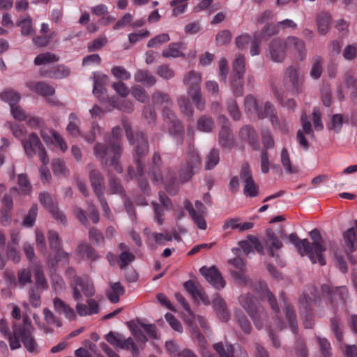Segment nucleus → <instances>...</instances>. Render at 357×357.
Returning a JSON list of instances; mask_svg holds the SVG:
<instances>
[{
	"label": "nucleus",
	"instance_id": "f257e3e1",
	"mask_svg": "<svg viewBox=\"0 0 357 357\" xmlns=\"http://www.w3.org/2000/svg\"><path fill=\"white\" fill-rule=\"evenodd\" d=\"M121 132L120 127L113 128L112 136L107 144L97 143L93 146L94 155L100 160L102 167L105 168L112 166L119 173H121L123 170L119 163V159L123 151Z\"/></svg>",
	"mask_w": 357,
	"mask_h": 357
},
{
	"label": "nucleus",
	"instance_id": "f03ea898",
	"mask_svg": "<svg viewBox=\"0 0 357 357\" xmlns=\"http://www.w3.org/2000/svg\"><path fill=\"white\" fill-rule=\"evenodd\" d=\"M312 243L307 238L300 239L296 234L291 233L288 239L292 243L301 256L307 255L312 264L318 262L321 266L326 264L323 253L326 250V245L317 229L309 232Z\"/></svg>",
	"mask_w": 357,
	"mask_h": 357
},
{
	"label": "nucleus",
	"instance_id": "7ed1b4c3",
	"mask_svg": "<svg viewBox=\"0 0 357 357\" xmlns=\"http://www.w3.org/2000/svg\"><path fill=\"white\" fill-rule=\"evenodd\" d=\"M238 245L246 255L253 252V246L259 254L264 255V248H266L269 257L274 258L279 266L282 267L284 266V262L280 259V255L278 252L282 248L283 243L271 229L266 230V238L264 241V245H263L257 237L253 235L248 236V239L240 241Z\"/></svg>",
	"mask_w": 357,
	"mask_h": 357
},
{
	"label": "nucleus",
	"instance_id": "20e7f679",
	"mask_svg": "<svg viewBox=\"0 0 357 357\" xmlns=\"http://www.w3.org/2000/svg\"><path fill=\"white\" fill-rule=\"evenodd\" d=\"M66 275L70 280L73 298L75 301H82L83 297L81 291L87 298H91L95 294L94 284L87 276L84 278L78 276L73 268H68L66 271Z\"/></svg>",
	"mask_w": 357,
	"mask_h": 357
},
{
	"label": "nucleus",
	"instance_id": "39448f33",
	"mask_svg": "<svg viewBox=\"0 0 357 357\" xmlns=\"http://www.w3.org/2000/svg\"><path fill=\"white\" fill-rule=\"evenodd\" d=\"M238 302L250 317L256 328L261 329L264 326V321L267 317V312L259 305L257 298L248 293L241 295L238 297Z\"/></svg>",
	"mask_w": 357,
	"mask_h": 357
},
{
	"label": "nucleus",
	"instance_id": "423d86ee",
	"mask_svg": "<svg viewBox=\"0 0 357 357\" xmlns=\"http://www.w3.org/2000/svg\"><path fill=\"white\" fill-rule=\"evenodd\" d=\"M202 75L194 70L187 73L183 79V83L186 87L188 95L195 105L196 107L202 111L205 107V103L202 98L201 84Z\"/></svg>",
	"mask_w": 357,
	"mask_h": 357
},
{
	"label": "nucleus",
	"instance_id": "0eeeda50",
	"mask_svg": "<svg viewBox=\"0 0 357 357\" xmlns=\"http://www.w3.org/2000/svg\"><path fill=\"white\" fill-rule=\"evenodd\" d=\"M122 124L129 143L135 144V158H142L145 157L149 151L147 136L142 131H137L134 135L130 123L126 120L122 121Z\"/></svg>",
	"mask_w": 357,
	"mask_h": 357
},
{
	"label": "nucleus",
	"instance_id": "6e6552de",
	"mask_svg": "<svg viewBox=\"0 0 357 357\" xmlns=\"http://www.w3.org/2000/svg\"><path fill=\"white\" fill-rule=\"evenodd\" d=\"M355 227H351L343 233V247L350 263L356 266L357 261L351 254L357 249V219Z\"/></svg>",
	"mask_w": 357,
	"mask_h": 357
},
{
	"label": "nucleus",
	"instance_id": "1a4fd4ad",
	"mask_svg": "<svg viewBox=\"0 0 357 357\" xmlns=\"http://www.w3.org/2000/svg\"><path fill=\"white\" fill-rule=\"evenodd\" d=\"M284 82L294 93L303 92V78L299 70L294 66H288L284 73Z\"/></svg>",
	"mask_w": 357,
	"mask_h": 357
},
{
	"label": "nucleus",
	"instance_id": "9d476101",
	"mask_svg": "<svg viewBox=\"0 0 357 357\" xmlns=\"http://www.w3.org/2000/svg\"><path fill=\"white\" fill-rule=\"evenodd\" d=\"M321 289L322 294L328 296L333 309H336L340 304H344L348 296V290L345 287H337L332 289L328 284H322Z\"/></svg>",
	"mask_w": 357,
	"mask_h": 357
},
{
	"label": "nucleus",
	"instance_id": "9b49d317",
	"mask_svg": "<svg viewBox=\"0 0 357 357\" xmlns=\"http://www.w3.org/2000/svg\"><path fill=\"white\" fill-rule=\"evenodd\" d=\"M89 178L91 188L97 197L104 195L105 178L102 173L96 167L95 165L90 163L86 165Z\"/></svg>",
	"mask_w": 357,
	"mask_h": 357
},
{
	"label": "nucleus",
	"instance_id": "f8f14e48",
	"mask_svg": "<svg viewBox=\"0 0 357 357\" xmlns=\"http://www.w3.org/2000/svg\"><path fill=\"white\" fill-rule=\"evenodd\" d=\"M240 178L244 183L243 193L247 197H255L259 194L258 186L252 178V172L248 164L243 165Z\"/></svg>",
	"mask_w": 357,
	"mask_h": 357
},
{
	"label": "nucleus",
	"instance_id": "ddd939ff",
	"mask_svg": "<svg viewBox=\"0 0 357 357\" xmlns=\"http://www.w3.org/2000/svg\"><path fill=\"white\" fill-rule=\"evenodd\" d=\"M161 167H157V166H150L149 169V176L151 180V182L155 185H158L160 184L164 183L165 185V189L167 192H169L172 195H175L176 192V188H173L172 189V187L170 185L167 183V181L169 178L166 177L165 179V177L162 173V171L160 169ZM176 180V176L172 175L169 177V183H174Z\"/></svg>",
	"mask_w": 357,
	"mask_h": 357
},
{
	"label": "nucleus",
	"instance_id": "4468645a",
	"mask_svg": "<svg viewBox=\"0 0 357 357\" xmlns=\"http://www.w3.org/2000/svg\"><path fill=\"white\" fill-rule=\"evenodd\" d=\"M268 56L275 63H282L286 58L287 47L284 40L280 38L273 39L268 44Z\"/></svg>",
	"mask_w": 357,
	"mask_h": 357
},
{
	"label": "nucleus",
	"instance_id": "2eb2a0df",
	"mask_svg": "<svg viewBox=\"0 0 357 357\" xmlns=\"http://www.w3.org/2000/svg\"><path fill=\"white\" fill-rule=\"evenodd\" d=\"M199 273L216 289L219 290L225 286V282L216 266H202L199 268Z\"/></svg>",
	"mask_w": 357,
	"mask_h": 357
},
{
	"label": "nucleus",
	"instance_id": "dca6fc26",
	"mask_svg": "<svg viewBox=\"0 0 357 357\" xmlns=\"http://www.w3.org/2000/svg\"><path fill=\"white\" fill-rule=\"evenodd\" d=\"M22 144L26 155L32 158L42 148V144L38 136L35 132H31L27 138L22 139Z\"/></svg>",
	"mask_w": 357,
	"mask_h": 357
},
{
	"label": "nucleus",
	"instance_id": "f3484780",
	"mask_svg": "<svg viewBox=\"0 0 357 357\" xmlns=\"http://www.w3.org/2000/svg\"><path fill=\"white\" fill-rule=\"evenodd\" d=\"M284 41L287 50H294L296 56L301 61L306 59L307 49L304 40L296 36H289Z\"/></svg>",
	"mask_w": 357,
	"mask_h": 357
},
{
	"label": "nucleus",
	"instance_id": "a211bd4d",
	"mask_svg": "<svg viewBox=\"0 0 357 357\" xmlns=\"http://www.w3.org/2000/svg\"><path fill=\"white\" fill-rule=\"evenodd\" d=\"M33 332H30L29 329L22 330L18 329L17 333H15L16 339L20 340L24 347L27 350L28 352L31 354H37L39 352L38 344L36 342Z\"/></svg>",
	"mask_w": 357,
	"mask_h": 357
},
{
	"label": "nucleus",
	"instance_id": "6ab92c4d",
	"mask_svg": "<svg viewBox=\"0 0 357 357\" xmlns=\"http://www.w3.org/2000/svg\"><path fill=\"white\" fill-rule=\"evenodd\" d=\"M201 167V160L197 153L192 152L188 155L186 160V167L185 171L181 174V179L183 181H188L199 169Z\"/></svg>",
	"mask_w": 357,
	"mask_h": 357
},
{
	"label": "nucleus",
	"instance_id": "aec40b11",
	"mask_svg": "<svg viewBox=\"0 0 357 357\" xmlns=\"http://www.w3.org/2000/svg\"><path fill=\"white\" fill-rule=\"evenodd\" d=\"M184 287L195 301L200 300L205 305L210 304L208 296L198 282L188 280L184 283Z\"/></svg>",
	"mask_w": 357,
	"mask_h": 357
},
{
	"label": "nucleus",
	"instance_id": "412c9836",
	"mask_svg": "<svg viewBox=\"0 0 357 357\" xmlns=\"http://www.w3.org/2000/svg\"><path fill=\"white\" fill-rule=\"evenodd\" d=\"M240 138L248 143L255 150H259L260 145L256 130L250 125L243 126L239 131Z\"/></svg>",
	"mask_w": 357,
	"mask_h": 357
},
{
	"label": "nucleus",
	"instance_id": "4be33fe9",
	"mask_svg": "<svg viewBox=\"0 0 357 357\" xmlns=\"http://www.w3.org/2000/svg\"><path fill=\"white\" fill-rule=\"evenodd\" d=\"M40 74L45 77L60 79L68 77L70 70L63 65H58L48 68H43L40 70Z\"/></svg>",
	"mask_w": 357,
	"mask_h": 357
},
{
	"label": "nucleus",
	"instance_id": "5701e85b",
	"mask_svg": "<svg viewBox=\"0 0 357 357\" xmlns=\"http://www.w3.org/2000/svg\"><path fill=\"white\" fill-rule=\"evenodd\" d=\"M108 77L102 73H95L93 74V93L100 100H104L106 98V89L105 85Z\"/></svg>",
	"mask_w": 357,
	"mask_h": 357
},
{
	"label": "nucleus",
	"instance_id": "b1692460",
	"mask_svg": "<svg viewBox=\"0 0 357 357\" xmlns=\"http://www.w3.org/2000/svg\"><path fill=\"white\" fill-rule=\"evenodd\" d=\"M281 298L284 303V307L283 310L286 319L288 321L289 326L291 332L294 334H296L298 333V328L295 311L292 306L288 303V301L284 297L283 293L281 294Z\"/></svg>",
	"mask_w": 357,
	"mask_h": 357
},
{
	"label": "nucleus",
	"instance_id": "393cba45",
	"mask_svg": "<svg viewBox=\"0 0 357 357\" xmlns=\"http://www.w3.org/2000/svg\"><path fill=\"white\" fill-rule=\"evenodd\" d=\"M212 304L219 319L222 321H227L229 319V312L225 300L217 294L213 299Z\"/></svg>",
	"mask_w": 357,
	"mask_h": 357
},
{
	"label": "nucleus",
	"instance_id": "a878e982",
	"mask_svg": "<svg viewBox=\"0 0 357 357\" xmlns=\"http://www.w3.org/2000/svg\"><path fill=\"white\" fill-rule=\"evenodd\" d=\"M332 17L329 13L320 12L316 17V24L319 33L325 36L331 29Z\"/></svg>",
	"mask_w": 357,
	"mask_h": 357
},
{
	"label": "nucleus",
	"instance_id": "bb28decb",
	"mask_svg": "<svg viewBox=\"0 0 357 357\" xmlns=\"http://www.w3.org/2000/svg\"><path fill=\"white\" fill-rule=\"evenodd\" d=\"M54 308L59 314H63L66 319L75 320L77 317L76 313L73 307L67 305L59 298L53 300Z\"/></svg>",
	"mask_w": 357,
	"mask_h": 357
},
{
	"label": "nucleus",
	"instance_id": "cd10ccee",
	"mask_svg": "<svg viewBox=\"0 0 357 357\" xmlns=\"http://www.w3.org/2000/svg\"><path fill=\"white\" fill-rule=\"evenodd\" d=\"M185 208L188 211L189 215L194 222V223L197 226V227L200 229L204 230L206 229V222L204 218V214L197 213L196 210L195 209L192 203L186 200L184 203Z\"/></svg>",
	"mask_w": 357,
	"mask_h": 357
},
{
	"label": "nucleus",
	"instance_id": "c85d7f7f",
	"mask_svg": "<svg viewBox=\"0 0 357 357\" xmlns=\"http://www.w3.org/2000/svg\"><path fill=\"white\" fill-rule=\"evenodd\" d=\"M27 86L31 91L43 96H52L54 93V88L45 82H30Z\"/></svg>",
	"mask_w": 357,
	"mask_h": 357
},
{
	"label": "nucleus",
	"instance_id": "c756f323",
	"mask_svg": "<svg viewBox=\"0 0 357 357\" xmlns=\"http://www.w3.org/2000/svg\"><path fill=\"white\" fill-rule=\"evenodd\" d=\"M76 253L83 259L95 261L99 257L93 247L86 243H82L77 245L76 248Z\"/></svg>",
	"mask_w": 357,
	"mask_h": 357
},
{
	"label": "nucleus",
	"instance_id": "7c9ffc66",
	"mask_svg": "<svg viewBox=\"0 0 357 357\" xmlns=\"http://www.w3.org/2000/svg\"><path fill=\"white\" fill-rule=\"evenodd\" d=\"M135 81L142 83L144 86L151 87L156 84L157 79L148 70H137L134 75Z\"/></svg>",
	"mask_w": 357,
	"mask_h": 357
},
{
	"label": "nucleus",
	"instance_id": "2f4dec72",
	"mask_svg": "<svg viewBox=\"0 0 357 357\" xmlns=\"http://www.w3.org/2000/svg\"><path fill=\"white\" fill-rule=\"evenodd\" d=\"M0 332L9 340L10 347L12 350L21 347L20 342L16 339L13 332L10 333L7 322L4 319L0 320Z\"/></svg>",
	"mask_w": 357,
	"mask_h": 357
},
{
	"label": "nucleus",
	"instance_id": "473e14b6",
	"mask_svg": "<svg viewBox=\"0 0 357 357\" xmlns=\"http://www.w3.org/2000/svg\"><path fill=\"white\" fill-rule=\"evenodd\" d=\"M219 144L225 151H230L234 146V135L231 129H220L219 132Z\"/></svg>",
	"mask_w": 357,
	"mask_h": 357
},
{
	"label": "nucleus",
	"instance_id": "72a5a7b5",
	"mask_svg": "<svg viewBox=\"0 0 357 357\" xmlns=\"http://www.w3.org/2000/svg\"><path fill=\"white\" fill-rule=\"evenodd\" d=\"M169 133L174 139L176 144H183L184 138V130L181 122L178 120L169 123Z\"/></svg>",
	"mask_w": 357,
	"mask_h": 357
},
{
	"label": "nucleus",
	"instance_id": "f704fd0d",
	"mask_svg": "<svg viewBox=\"0 0 357 357\" xmlns=\"http://www.w3.org/2000/svg\"><path fill=\"white\" fill-rule=\"evenodd\" d=\"M0 98L2 101L7 102L11 107L20 102L21 97L16 91L7 88L0 93Z\"/></svg>",
	"mask_w": 357,
	"mask_h": 357
},
{
	"label": "nucleus",
	"instance_id": "c9c22d12",
	"mask_svg": "<svg viewBox=\"0 0 357 357\" xmlns=\"http://www.w3.org/2000/svg\"><path fill=\"white\" fill-rule=\"evenodd\" d=\"M151 101L153 105L162 107L170 105L173 102L169 95L161 91H155L153 93Z\"/></svg>",
	"mask_w": 357,
	"mask_h": 357
},
{
	"label": "nucleus",
	"instance_id": "e433bc0d",
	"mask_svg": "<svg viewBox=\"0 0 357 357\" xmlns=\"http://www.w3.org/2000/svg\"><path fill=\"white\" fill-rule=\"evenodd\" d=\"M323 72V58L320 55H314L312 59L310 75L312 79H319Z\"/></svg>",
	"mask_w": 357,
	"mask_h": 357
},
{
	"label": "nucleus",
	"instance_id": "4c0bfd02",
	"mask_svg": "<svg viewBox=\"0 0 357 357\" xmlns=\"http://www.w3.org/2000/svg\"><path fill=\"white\" fill-rule=\"evenodd\" d=\"M109 191L112 195H117L126 197V191L120 180L113 175H108Z\"/></svg>",
	"mask_w": 357,
	"mask_h": 357
},
{
	"label": "nucleus",
	"instance_id": "58836bf2",
	"mask_svg": "<svg viewBox=\"0 0 357 357\" xmlns=\"http://www.w3.org/2000/svg\"><path fill=\"white\" fill-rule=\"evenodd\" d=\"M273 128L279 130L282 133L286 134L289 131L288 124L286 120L279 119L276 109L268 117Z\"/></svg>",
	"mask_w": 357,
	"mask_h": 357
},
{
	"label": "nucleus",
	"instance_id": "ea45409f",
	"mask_svg": "<svg viewBox=\"0 0 357 357\" xmlns=\"http://www.w3.org/2000/svg\"><path fill=\"white\" fill-rule=\"evenodd\" d=\"M16 25L21 28V34L24 36L35 34V31L33 29L32 19L29 15L19 19Z\"/></svg>",
	"mask_w": 357,
	"mask_h": 357
},
{
	"label": "nucleus",
	"instance_id": "a19ab883",
	"mask_svg": "<svg viewBox=\"0 0 357 357\" xmlns=\"http://www.w3.org/2000/svg\"><path fill=\"white\" fill-rule=\"evenodd\" d=\"M68 119L69 122L66 128L68 132L74 137L82 136L79 128L80 120L78 119L77 115L74 113H70Z\"/></svg>",
	"mask_w": 357,
	"mask_h": 357
},
{
	"label": "nucleus",
	"instance_id": "79ce46f5",
	"mask_svg": "<svg viewBox=\"0 0 357 357\" xmlns=\"http://www.w3.org/2000/svg\"><path fill=\"white\" fill-rule=\"evenodd\" d=\"M213 349L215 350L220 357H231L234 353V346L226 342H218L213 344Z\"/></svg>",
	"mask_w": 357,
	"mask_h": 357
},
{
	"label": "nucleus",
	"instance_id": "37998d69",
	"mask_svg": "<svg viewBox=\"0 0 357 357\" xmlns=\"http://www.w3.org/2000/svg\"><path fill=\"white\" fill-rule=\"evenodd\" d=\"M275 109V107L272 102L266 101L264 103L259 104L255 114L257 115L258 119H264L268 118L271 113L274 112Z\"/></svg>",
	"mask_w": 357,
	"mask_h": 357
},
{
	"label": "nucleus",
	"instance_id": "c03bdc74",
	"mask_svg": "<svg viewBox=\"0 0 357 357\" xmlns=\"http://www.w3.org/2000/svg\"><path fill=\"white\" fill-rule=\"evenodd\" d=\"M344 82L347 86L351 89V99L354 103L357 102V78H355L349 72L344 75Z\"/></svg>",
	"mask_w": 357,
	"mask_h": 357
},
{
	"label": "nucleus",
	"instance_id": "a18cd8bd",
	"mask_svg": "<svg viewBox=\"0 0 357 357\" xmlns=\"http://www.w3.org/2000/svg\"><path fill=\"white\" fill-rule=\"evenodd\" d=\"M220 162V151L217 149H212L205 159V169L210 170L213 169Z\"/></svg>",
	"mask_w": 357,
	"mask_h": 357
},
{
	"label": "nucleus",
	"instance_id": "49530a36",
	"mask_svg": "<svg viewBox=\"0 0 357 357\" xmlns=\"http://www.w3.org/2000/svg\"><path fill=\"white\" fill-rule=\"evenodd\" d=\"M59 60V57L55 54L47 52L38 54L34 59V64L36 66H41L49 63L57 62Z\"/></svg>",
	"mask_w": 357,
	"mask_h": 357
},
{
	"label": "nucleus",
	"instance_id": "de8ad7c7",
	"mask_svg": "<svg viewBox=\"0 0 357 357\" xmlns=\"http://www.w3.org/2000/svg\"><path fill=\"white\" fill-rule=\"evenodd\" d=\"M234 76L236 78H243L245 73V57L239 54L233 63Z\"/></svg>",
	"mask_w": 357,
	"mask_h": 357
},
{
	"label": "nucleus",
	"instance_id": "09e8293b",
	"mask_svg": "<svg viewBox=\"0 0 357 357\" xmlns=\"http://www.w3.org/2000/svg\"><path fill=\"white\" fill-rule=\"evenodd\" d=\"M213 127L214 121L209 116L203 115L197 121V128L200 131L209 132L213 130Z\"/></svg>",
	"mask_w": 357,
	"mask_h": 357
},
{
	"label": "nucleus",
	"instance_id": "8fccbe9b",
	"mask_svg": "<svg viewBox=\"0 0 357 357\" xmlns=\"http://www.w3.org/2000/svg\"><path fill=\"white\" fill-rule=\"evenodd\" d=\"M31 282V273L29 270L22 268L17 271V286L22 288Z\"/></svg>",
	"mask_w": 357,
	"mask_h": 357
},
{
	"label": "nucleus",
	"instance_id": "3c124183",
	"mask_svg": "<svg viewBox=\"0 0 357 357\" xmlns=\"http://www.w3.org/2000/svg\"><path fill=\"white\" fill-rule=\"evenodd\" d=\"M227 109L230 116L234 121H239L241 117V113L236 100L229 99L227 101Z\"/></svg>",
	"mask_w": 357,
	"mask_h": 357
},
{
	"label": "nucleus",
	"instance_id": "603ef678",
	"mask_svg": "<svg viewBox=\"0 0 357 357\" xmlns=\"http://www.w3.org/2000/svg\"><path fill=\"white\" fill-rule=\"evenodd\" d=\"M235 319L241 328V329L245 333H250L252 329L251 325L245 316V314L241 312L240 310L235 312Z\"/></svg>",
	"mask_w": 357,
	"mask_h": 357
},
{
	"label": "nucleus",
	"instance_id": "864d4df0",
	"mask_svg": "<svg viewBox=\"0 0 357 357\" xmlns=\"http://www.w3.org/2000/svg\"><path fill=\"white\" fill-rule=\"evenodd\" d=\"M162 55L165 58H176L183 54L180 51V44L173 43L169 45L167 50L162 51Z\"/></svg>",
	"mask_w": 357,
	"mask_h": 357
},
{
	"label": "nucleus",
	"instance_id": "5fc2aeb1",
	"mask_svg": "<svg viewBox=\"0 0 357 357\" xmlns=\"http://www.w3.org/2000/svg\"><path fill=\"white\" fill-rule=\"evenodd\" d=\"M37 213L38 206L37 204H33L29 211L27 215L24 217L22 221V225L26 227H32L34 225Z\"/></svg>",
	"mask_w": 357,
	"mask_h": 357
},
{
	"label": "nucleus",
	"instance_id": "6e6d98bb",
	"mask_svg": "<svg viewBox=\"0 0 357 357\" xmlns=\"http://www.w3.org/2000/svg\"><path fill=\"white\" fill-rule=\"evenodd\" d=\"M38 199L40 204L49 211L56 206L53 197L47 192H40Z\"/></svg>",
	"mask_w": 357,
	"mask_h": 357
},
{
	"label": "nucleus",
	"instance_id": "4d7b16f0",
	"mask_svg": "<svg viewBox=\"0 0 357 357\" xmlns=\"http://www.w3.org/2000/svg\"><path fill=\"white\" fill-rule=\"evenodd\" d=\"M17 183L20 189L24 195H29L31 190L32 187L28 179L27 175L25 174H20L17 177Z\"/></svg>",
	"mask_w": 357,
	"mask_h": 357
},
{
	"label": "nucleus",
	"instance_id": "13d9d810",
	"mask_svg": "<svg viewBox=\"0 0 357 357\" xmlns=\"http://www.w3.org/2000/svg\"><path fill=\"white\" fill-rule=\"evenodd\" d=\"M343 125V116L342 114H334L331 123L328 124L327 128L329 130H333L335 132L338 133L342 129Z\"/></svg>",
	"mask_w": 357,
	"mask_h": 357
},
{
	"label": "nucleus",
	"instance_id": "bf43d9fd",
	"mask_svg": "<svg viewBox=\"0 0 357 357\" xmlns=\"http://www.w3.org/2000/svg\"><path fill=\"white\" fill-rule=\"evenodd\" d=\"M9 128L15 137L20 139L21 142H22V139H25L24 136L26 134V130L23 125L10 123Z\"/></svg>",
	"mask_w": 357,
	"mask_h": 357
},
{
	"label": "nucleus",
	"instance_id": "052dcab7",
	"mask_svg": "<svg viewBox=\"0 0 357 357\" xmlns=\"http://www.w3.org/2000/svg\"><path fill=\"white\" fill-rule=\"evenodd\" d=\"M105 338L113 347L121 349L123 340V335L111 331L105 335Z\"/></svg>",
	"mask_w": 357,
	"mask_h": 357
},
{
	"label": "nucleus",
	"instance_id": "680f3d73",
	"mask_svg": "<svg viewBox=\"0 0 357 357\" xmlns=\"http://www.w3.org/2000/svg\"><path fill=\"white\" fill-rule=\"evenodd\" d=\"M317 341L324 357H331L332 355L331 344L326 338L317 336Z\"/></svg>",
	"mask_w": 357,
	"mask_h": 357
},
{
	"label": "nucleus",
	"instance_id": "e2e57ef3",
	"mask_svg": "<svg viewBox=\"0 0 357 357\" xmlns=\"http://www.w3.org/2000/svg\"><path fill=\"white\" fill-rule=\"evenodd\" d=\"M157 75L161 78L169 80L175 76V73L168 65H160L157 68Z\"/></svg>",
	"mask_w": 357,
	"mask_h": 357
},
{
	"label": "nucleus",
	"instance_id": "0e129e2a",
	"mask_svg": "<svg viewBox=\"0 0 357 357\" xmlns=\"http://www.w3.org/2000/svg\"><path fill=\"white\" fill-rule=\"evenodd\" d=\"M132 335L139 342L145 343L147 341L146 336L144 333L143 329L139 324H129Z\"/></svg>",
	"mask_w": 357,
	"mask_h": 357
},
{
	"label": "nucleus",
	"instance_id": "69168bd1",
	"mask_svg": "<svg viewBox=\"0 0 357 357\" xmlns=\"http://www.w3.org/2000/svg\"><path fill=\"white\" fill-rule=\"evenodd\" d=\"M231 40V33L227 29H223L219 31L215 37L218 45H227Z\"/></svg>",
	"mask_w": 357,
	"mask_h": 357
},
{
	"label": "nucleus",
	"instance_id": "338daca9",
	"mask_svg": "<svg viewBox=\"0 0 357 357\" xmlns=\"http://www.w3.org/2000/svg\"><path fill=\"white\" fill-rule=\"evenodd\" d=\"M169 40L170 38L168 33H161L149 40L147 43V47H155L163 43H167Z\"/></svg>",
	"mask_w": 357,
	"mask_h": 357
},
{
	"label": "nucleus",
	"instance_id": "774afa93",
	"mask_svg": "<svg viewBox=\"0 0 357 357\" xmlns=\"http://www.w3.org/2000/svg\"><path fill=\"white\" fill-rule=\"evenodd\" d=\"M133 97L141 102H147L149 100V96L144 89L141 86H135L132 91Z\"/></svg>",
	"mask_w": 357,
	"mask_h": 357
}]
</instances>
